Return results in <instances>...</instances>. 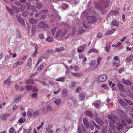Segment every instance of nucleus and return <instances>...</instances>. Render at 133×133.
Returning <instances> with one entry per match:
<instances>
[{
  "label": "nucleus",
  "mask_w": 133,
  "mask_h": 133,
  "mask_svg": "<svg viewBox=\"0 0 133 133\" xmlns=\"http://www.w3.org/2000/svg\"><path fill=\"white\" fill-rule=\"evenodd\" d=\"M109 0H101V4L98 3H95V6L96 9L101 11H103V12H105V9L108 7L109 2Z\"/></svg>",
  "instance_id": "obj_1"
},
{
  "label": "nucleus",
  "mask_w": 133,
  "mask_h": 133,
  "mask_svg": "<svg viewBox=\"0 0 133 133\" xmlns=\"http://www.w3.org/2000/svg\"><path fill=\"white\" fill-rule=\"evenodd\" d=\"M87 19L88 23H95L97 22V18L95 16L88 17H87Z\"/></svg>",
  "instance_id": "obj_2"
},
{
  "label": "nucleus",
  "mask_w": 133,
  "mask_h": 133,
  "mask_svg": "<svg viewBox=\"0 0 133 133\" xmlns=\"http://www.w3.org/2000/svg\"><path fill=\"white\" fill-rule=\"evenodd\" d=\"M66 34V32L64 30H58L56 35V37L57 38L58 37H60L62 38Z\"/></svg>",
  "instance_id": "obj_3"
},
{
  "label": "nucleus",
  "mask_w": 133,
  "mask_h": 133,
  "mask_svg": "<svg viewBox=\"0 0 133 133\" xmlns=\"http://www.w3.org/2000/svg\"><path fill=\"white\" fill-rule=\"evenodd\" d=\"M107 75H102L98 77V81L99 82H103L107 80Z\"/></svg>",
  "instance_id": "obj_4"
},
{
  "label": "nucleus",
  "mask_w": 133,
  "mask_h": 133,
  "mask_svg": "<svg viewBox=\"0 0 133 133\" xmlns=\"http://www.w3.org/2000/svg\"><path fill=\"white\" fill-rule=\"evenodd\" d=\"M48 27V25L43 21H41L38 24V27L41 29L46 28Z\"/></svg>",
  "instance_id": "obj_5"
},
{
  "label": "nucleus",
  "mask_w": 133,
  "mask_h": 133,
  "mask_svg": "<svg viewBox=\"0 0 133 133\" xmlns=\"http://www.w3.org/2000/svg\"><path fill=\"white\" fill-rule=\"evenodd\" d=\"M16 36L15 38L20 39L21 38V36L18 30H17L12 34V36Z\"/></svg>",
  "instance_id": "obj_6"
},
{
  "label": "nucleus",
  "mask_w": 133,
  "mask_h": 133,
  "mask_svg": "<svg viewBox=\"0 0 133 133\" xmlns=\"http://www.w3.org/2000/svg\"><path fill=\"white\" fill-rule=\"evenodd\" d=\"M116 85L119 90L120 91L122 92H123L124 91L125 89L124 87L120 83H118Z\"/></svg>",
  "instance_id": "obj_7"
},
{
  "label": "nucleus",
  "mask_w": 133,
  "mask_h": 133,
  "mask_svg": "<svg viewBox=\"0 0 133 133\" xmlns=\"http://www.w3.org/2000/svg\"><path fill=\"white\" fill-rule=\"evenodd\" d=\"M121 81L122 82L126 85H131L132 84L131 81L128 79H123Z\"/></svg>",
  "instance_id": "obj_8"
},
{
  "label": "nucleus",
  "mask_w": 133,
  "mask_h": 133,
  "mask_svg": "<svg viewBox=\"0 0 133 133\" xmlns=\"http://www.w3.org/2000/svg\"><path fill=\"white\" fill-rule=\"evenodd\" d=\"M118 14V11L117 10H112L110 11L108 14V16L110 17V16H112L113 17L114 16H116Z\"/></svg>",
  "instance_id": "obj_9"
},
{
  "label": "nucleus",
  "mask_w": 133,
  "mask_h": 133,
  "mask_svg": "<svg viewBox=\"0 0 133 133\" xmlns=\"http://www.w3.org/2000/svg\"><path fill=\"white\" fill-rule=\"evenodd\" d=\"M107 117L110 119V121H112L114 123H116L115 119H116L117 118L116 116H113V117H112L111 115H108Z\"/></svg>",
  "instance_id": "obj_10"
},
{
  "label": "nucleus",
  "mask_w": 133,
  "mask_h": 133,
  "mask_svg": "<svg viewBox=\"0 0 133 133\" xmlns=\"http://www.w3.org/2000/svg\"><path fill=\"white\" fill-rule=\"evenodd\" d=\"M83 122L86 128L89 127V124L88 120L87 118H84L83 119Z\"/></svg>",
  "instance_id": "obj_11"
},
{
  "label": "nucleus",
  "mask_w": 133,
  "mask_h": 133,
  "mask_svg": "<svg viewBox=\"0 0 133 133\" xmlns=\"http://www.w3.org/2000/svg\"><path fill=\"white\" fill-rule=\"evenodd\" d=\"M119 23L116 20H114L112 21L111 23V26H118Z\"/></svg>",
  "instance_id": "obj_12"
},
{
  "label": "nucleus",
  "mask_w": 133,
  "mask_h": 133,
  "mask_svg": "<svg viewBox=\"0 0 133 133\" xmlns=\"http://www.w3.org/2000/svg\"><path fill=\"white\" fill-rule=\"evenodd\" d=\"M23 63V62L22 60L20 61L15 63L14 65V68H16L19 65L22 64Z\"/></svg>",
  "instance_id": "obj_13"
},
{
  "label": "nucleus",
  "mask_w": 133,
  "mask_h": 133,
  "mask_svg": "<svg viewBox=\"0 0 133 133\" xmlns=\"http://www.w3.org/2000/svg\"><path fill=\"white\" fill-rule=\"evenodd\" d=\"M9 114H6L3 115L1 117V118L3 120H5L7 119L8 117L10 116Z\"/></svg>",
  "instance_id": "obj_14"
},
{
  "label": "nucleus",
  "mask_w": 133,
  "mask_h": 133,
  "mask_svg": "<svg viewBox=\"0 0 133 133\" xmlns=\"http://www.w3.org/2000/svg\"><path fill=\"white\" fill-rule=\"evenodd\" d=\"M61 102V99L58 98V99H55L54 101V102L58 105H59L60 104Z\"/></svg>",
  "instance_id": "obj_15"
},
{
  "label": "nucleus",
  "mask_w": 133,
  "mask_h": 133,
  "mask_svg": "<svg viewBox=\"0 0 133 133\" xmlns=\"http://www.w3.org/2000/svg\"><path fill=\"white\" fill-rule=\"evenodd\" d=\"M86 115L91 118L93 116V114L90 111H87L85 112Z\"/></svg>",
  "instance_id": "obj_16"
},
{
  "label": "nucleus",
  "mask_w": 133,
  "mask_h": 133,
  "mask_svg": "<svg viewBox=\"0 0 133 133\" xmlns=\"http://www.w3.org/2000/svg\"><path fill=\"white\" fill-rule=\"evenodd\" d=\"M96 63V61L95 60H94L92 61L91 63L90 66L91 68H96L94 65H95Z\"/></svg>",
  "instance_id": "obj_17"
},
{
  "label": "nucleus",
  "mask_w": 133,
  "mask_h": 133,
  "mask_svg": "<svg viewBox=\"0 0 133 133\" xmlns=\"http://www.w3.org/2000/svg\"><path fill=\"white\" fill-rule=\"evenodd\" d=\"M29 22L31 24H34L37 23V21L36 19L31 18Z\"/></svg>",
  "instance_id": "obj_18"
},
{
  "label": "nucleus",
  "mask_w": 133,
  "mask_h": 133,
  "mask_svg": "<svg viewBox=\"0 0 133 133\" xmlns=\"http://www.w3.org/2000/svg\"><path fill=\"white\" fill-rule=\"evenodd\" d=\"M32 59L31 57H29L28 59L27 62L28 63V66L29 67H31L32 65Z\"/></svg>",
  "instance_id": "obj_19"
},
{
  "label": "nucleus",
  "mask_w": 133,
  "mask_h": 133,
  "mask_svg": "<svg viewBox=\"0 0 133 133\" xmlns=\"http://www.w3.org/2000/svg\"><path fill=\"white\" fill-rule=\"evenodd\" d=\"M65 79V77H60L59 78H58L55 79V80L59 82H63L64 81Z\"/></svg>",
  "instance_id": "obj_20"
},
{
  "label": "nucleus",
  "mask_w": 133,
  "mask_h": 133,
  "mask_svg": "<svg viewBox=\"0 0 133 133\" xmlns=\"http://www.w3.org/2000/svg\"><path fill=\"white\" fill-rule=\"evenodd\" d=\"M96 122L99 125H102L103 123L102 120L98 118H97L96 119Z\"/></svg>",
  "instance_id": "obj_21"
},
{
  "label": "nucleus",
  "mask_w": 133,
  "mask_h": 133,
  "mask_svg": "<svg viewBox=\"0 0 133 133\" xmlns=\"http://www.w3.org/2000/svg\"><path fill=\"white\" fill-rule=\"evenodd\" d=\"M34 81L32 79H28L27 81L26 84H32L34 83Z\"/></svg>",
  "instance_id": "obj_22"
},
{
  "label": "nucleus",
  "mask_w": 133,
  "mask_h": 133,
  "mask_svg": "<svg viewBox=\"0 0 133 133\" xmlns=\"http://www.w3.org/2000/svg\"><path fill=\"white\" fill-rule=\"evenodd\" d=\"M109 125L110 126L112 130H114L115 128H114V124L113 123V122L111 121H109Z\"/></svg>",
  "instance_id": "obj_23"
},
{
  "label": "nucleus",
  "mask_w": 133,
  "mask_h": 133,
  "mask_svg": "<svg viewBox=\"0 0 133 133\" xmlns=\"http://www.w3.org/2000/svg\"><path fill=\"white\" fill-rule=\"evenodd\" d=\"M79 98L81 101H83L84 99L85 96L83 93H81L79 95Z\"/></svg>",
  "instance_id": "obj_24"
},
{
  "label": "nucleus",
  "mask_w": 133,
  "mask_h": 133,
  "mask_svg": "<svg viewBox=\"0 0 133 133\" xmlns=\"http://www.w3.org/2000/svg\"><path fill=\"white\" fill-rule=\"evenodd\" d=\"M11 83V82H10V79L9 78H8L3 83L6 84H7V85L9 86Z\"/></svg>",
  "instance_id": "obj_25"
},
{
  "label": "nucleus",
  "mask_w": 133,
  "mask_h": 133,
  "mask_svg": "<svg viewBox=\"0 0 133 133\" xmlns=\"http://www.w3.org/2000/svg\"><path fill=\"white\" fill-rule=\"evenodd\" d=\"M71 75L72 76H74L76 77H79L82 75V74L81 73L71 72Z\"/></svg>",
  "instance_id": "obj_26"
},
{
  "label": "nucleus",
  "mask_w": 133,
  "mask_h": 133,
  "mask_svg": "<svg viewBox=\"0 0 133 133\" xmlns=\"http://www.w3.org/2000/svg\"><path fill=\"white\" fill-rule=\"evenodd\" d=\"M39 114V111H36L32 115L34 117L36 118L38 116Z\"/></svg>",
  "instance_id": "obj_27"
},
{
  "label": "nucleus",
  "mask_w": 133,
  "mask_h": 133,
  "mask_svg": "<svg viewBox=\"0 0 133 133\" xmlns=\"http://www.w3.org/2000/svg\"><path fill=\"white\" fill-rule=\"evenodd\" d=\"M117 128L119 130L120 129H122L123 126V125L121 124H117L116 126Z\"/></svg>",
  "instance_id": "obj_28"
},
{
  "label": "nucleus",
  "mask_w": 133,
  "mask_h": 133,
  "mask_svg": "<svg viewBox=\"0 0 133 133\" xmlns=\"http://www.w3.org/2000/svg\"><path fill=\"white\" fill-rule=\"evenodd\" d=\"M110 46V45L109 44H108L106 45V46L105 48V50L106 52H109V49Z\"/></svg>",
  "instance_id": "obj_29"
},
{
  "label": "nucleus",
  "mask_w": 133,
  "mask_h": 133,
  "mask_svg": "<svg viewBox=\"0 0 133 133\" xmlns=\"http://www.w3.org/2000/svg\"><path fill=\"white\" fill-rule=\"evenodd\" d=\"M42 6V4L39 3H36V6L38 9H41Z\"/></svg>",
  "instance_id": "obj_30"
},
{
  "label": "nucleus",
  "mask_w": 133,
  "mask_h": 133,
  "mask_svg": "<svg viewBox=\"0 0 133 133\" xmlns=\"http://www.w3.org/2000/svg\"><path fill=\"white\" fill-rule=\"evenodd\" d=\"M101 58V57H99L97 59V63L96 66V68L99 65Z\"/></svg>",
  "instance_id": "obj_31"
},
{
  "label": "nucleus",
  "mask_w": 133,
  "mask_h": 133,
  "mask_svg": "<svg viewBox=\"0 0 133 133\" xmlns=\"http://www.w3.org/2000/svg\"><path fill=\"white\" fill-rule=\"evenodd\" d=\"M47 110L48 112H51L53 111V109L51 107L48 106L47 108Z\"/></svg>",
  "instance_id": "obj_32"
},
{
  "label": "nucleus",
  "mask_w": 133,
  "mask_h": 133,
  "mask_svg": "<svg viewBox=\"0 0 133 133\" xmlns=\"http://www.w3.org/2000/svg\"><path fill=\"white\" fill-rule=\"evenodd\" d=\"M118 101L119 103L122 105L123 106L126 105V103H124V102L123 100L122 99H119Z\"/></svg>",
  "instance_id": "obj_33"
},
{
  "label": "nucleus",
  "mask_w": 133,
  "mask_h": 133,
  "mask_svg": "<svg viewBox=\"0 0 133 133\" xmlns=\"http://www.w3.org/2000/svg\"><path fill=\"white\" fill-rule=\"evenodd\" d=\"M64 49V48L63 47H60L59 48L56 49L55 50V52H61L62 50Z\"/></svg>",
  "instance_id": "obj_34"
},
{
  "label": "nucleus",
  "mask_w": 133,
  "mask_h": 133,
  "mask_svg": "<svg viewBox=\"0 0 133 133\" xmlns=\"http://www.w3.org/2000/svg\"><path fill=\"white\" fill-rule=\"evenodd\" d=\"M133 58V56L130 55L129 57H127L126 58L127 61L128 62H129L132 61Z\"/></svg>",
  "instance_id": "obj_35"
},
{
  "label": "nucleus",
  "mask_w": 133,
  "mask_h": 133,
  "mask_svg": "<svg viewBox=\"0 0 133 133\" xmlns=\"http://www.w3.org/2000/svg\"><path fill=\"white\" fill-rule=\"evenodd\" d=\"M117 113L120 116H122L123 115L124 112L122 110H119L117 111Z\"/></svg>",
  "instance_id": "obj_36"
},
{
  "label": "nucleus",
  "mask_w": 133,
  "mask_h": 133,
  "mask_svg": "<svg viewBox=\"0 0 133 133\" xmlns=\"http://www.w3.org/2000/svg\"><path fill=\"white\" fill-rule=\"evenodd\" d=\"M29 12L27 11H25L23 13L22 15L24 17H25L28 14Z\"/></svg>",
  "instance_id": "obj_37"
},
{
  "label": "nucleus",
  "mask_w": 133,
  "mask_h": 133,
  "mask_svg": "<svg viewBox=\"0 0 133 133\" xmlns=\"http://www.w3.org/2000/svg\"><path fill=\"white\" fill-rule=\"evenodd\" d=\"M46 40L48 42H52L53 40V39L50 36H49L46 39Z\"/></svg>",
  "instance_id": "obj_38"
},
{
  "label": "nucleus",
  "mask_w": 133,
  "mask_h": 133,
  "mask_svg": "<svg viewBox=\"0 0 133 133\" xmlns=\"http://www.w3.org/2000/svg\"><path fill=\"white\" fill-rule=\"evenodd\" d=\"M36 30L35 27L34 26H32V29H31V32L32 33V34L33 35L35 34Z\"/></svg>",
  "instance_id": "obj_39"
},
{
  "label": "nucleus",
  "mask_w": 133,
  "mask_h": 133,
  "mask_svg": "<svg viewBox=\"0 0 133 133\" xmlns=\"http://www.w3.org/2000/svg\"><path fill=\"white\" fill-rule=\"evenodd\" d=\"M83 46H82L81 48L82 49H80L79 48H78L77 49V51L79 53H81L83 52Z\"/></svg>",
  "instance_id": "obj_40"
},
{
  "label": "nucleus",
  "mask_w": 133,
  "mask_h": 133,
  "mask_svg": "<svg viewBox=\"0 0 133 133\" xmlns=\"http://www.w3.org/2000/svg\"><path fill=\"white\" fill-rule=\"evenodd\" d=\"M62 8L63 9H65L68 7L67 5L66 4H63L61 6Z\"/></svg>",
  "instance_id": "obj_41"
},
{
  "label": "nucleus",
  "mask_w": 133,
  "mask_h": 133,
  "mask_svg": "<svg viewBox=\"0 0 133 133\" xmlns=\"http://www.w3.org/2000/svg\"><path fill=\"white\" fill-rule=\"evenodd\" d=\"M26 6L27 7V9L29 10L31 6V4L30 3L27 2L26 3Z\"/></svg>",
  "instance_id": "obj_42"
},
{
  "label": "nucleus",
  "mask_w": 133,
  "mask_h": 133,
  "mask_svg": "<svg viewBox=\"0 0 133 133\" xmlns=\"http://www.w3.org/2000/svg\"><path fill=\"white\" fill-rule=\"evenodd\" d=\"M25 6L24 5V4H22L21 5V6L20 7V9L22 11H23L25 9Z\"/></svg>",
  "instance_id": "obj_43"
},
{
  "label": "nucleus",
  "mask_w": 133,
  "mask_h": 133,
  "mask_svg": "<svg viewBox=\"0 0 133 133\" xmlns=\"http://www.w3.org/2000/svg\"><path fill=\"white\" fill-rule=\"evenodd\" d=\"M26 88L28 90H31L33 89V87L31 85H27Z\"/></svg>",
  "instance_id": "obj_44"
},
{
  "label": "nucleus",
  "mask_w": 133,
  "mask_h": 133,
  "mask_svg": "<svg viewBox=\"0 0 133 133\" xmlns=\"http://www.w3.org/2000/svg\"><path fill=\"white\" fill-rule=\"evenodd\" d=\"M56 28L55 27L54 28L51 30V31L52 33L53 36H54V34L56 32Z\"/></svg>",
  "instance_id": "obj_45"
},
{
  "label": "nucleus",
  "mask_w": 133,
  "mask_h": 133,
  "mask_svg": "<svg viewBox=\"0 0 133 133\" xmlns=\"http://www.w3.org/2000/svg\"><path fill=\"white\" fill-rule=\"evenodd\" d=\"M92 52H94L95 53H97L98 51H97V50H96L95 49H92L91 50L89 51V53H90Z\"/></svg>",
  "instance_id": "obj_46"
},
{
  "label": "nucleus",
  "mask_w": 133,
  "mask_h": 133,
  "mask_svg": "<svg viewBox=\"0 0 133 133\" xmlns=\"http://www.w3.org/2000/svg\"><path fill=\"white\" fill-rule=\"evenodd\" d=\"M62 94L63 95H66L67 94V90L65 88H64L62 90Z\"/></svg>",
  "instance_id": "obj_47"
},
{
  "label": "nucleus",
  "mask_w": 133,
  "mask_h": 133,
  "mask_svg": "<svg viewBox=\"0 0 133 133\" xmlns=\"http://www.w3.org/2000/svg\"><path fill=\"white\" fill-rule=\"evenodd\" d=\"M101 87L103 88L105 90L108 89V87L105 84H102L101 85Z\"/></svg>",
  "instance_id": "obj_48"
},
{
  "label": "nucleus",
  "mask_w": 133,
  "mask_h": 133,
  "mask_svg": "<svg viewBox=\"0 0 133 133\" xmlns=\"http://www.w3.org/2000/svg\"><path fill=\"white\" fill-rule=\"evenodd\" d=\"M48 12L47 10H42L40 11V13L42 14L46 13Z\"/></svg>",
  "instance_id": "obj_49"
},
{
  "label": "nucleus",
  "mask_w": 133,
  "mask_h": 133,
  "mask_svg": "<svg viewBox=\"0 0 133 133\" xmlns=\"http://www.w3.org/2000/svg\"><path fill=\"white\" fill-rule=\"evenodd\" d=\"M42 61V57H40L38 60V62L37 63V64L36 65H37L38 64L40 63Z\"/></svg>",
  "instance_id": "obj_50"
},
{
  "label": "nucleus",
  "mask_w": 133,
  "mask_h": 133,
  "mask_svg": "<svg viewBox=\"0 0 133 133\" xmlns=\"http://www.w3.org/2000/svg\"><path fill=\"white\" fill-rule=\"evenodd\" d=\"M9 12H10V13L12 15H13L15 14V12L12 9H11L9 10Z\"/></svg>",
  "instance_id": "obj_51"
},
{
  "label": "nucleus",
  "mask_w": 133,
  "mask_h": 133,
  "mask_svg": "<svg viewBox=\"0 0 133 133\" xmlns=\"http://www.w3.org/2000/svg\"><path fill=\"white\" fill-rule=\"evenodd\" d=\"M126 102L130 105H133V103L130 100H127L126 101Z\"/></svg>",
  "instance_id": "obj_52"
},
{
  "label": "nucleus",
  "mask_w": 133,
  "mask_h": 133,
  "mask_svg": "<svg viewBox=\"0 0 133 133\" xmlns=\"http://www.w3.org/2000/svg\"><path fill=\"white\" fill-rule=\"evenodd\" d=\"M72 2L75 4H78L79 2V0H72Z\"/></svg>",
  "instance_id": "obj_53"
},
{
  "label": "nucleus",
  "mask_w": 133,
  "mask_h": 133,
  "mask_svg": "<svg viewBox=\"0 0 133 133\" xmlns=\"http://www.w3.org/2000/svg\"><path fill=\"white\" fill-rule=\"evenodd\" d=\"M14 129L12 127L10 128L9 130V132L10 133H12L14 131Z\"/></svg>",
  "instance_id": "obj_54"
},
{
  "label": "nucleus",
  "mask_w": 133,
  "mask_h": 133,
  "mask_svg": "<svg viewBox=\"0 0 133 133\" xmlns=\"http://www.w3.org/2000/svg\"><path fill=\"white\" fill-rule=\"evenodd\" d=\"M54 51V50L52 49L48 50L46 51L47 52L50 54H52L53 53Z\"/></svg>",
  "instance_id": "obj_55"
},
{
  "label": "nucleus",
  "mask_w": 133,
  "mask_h": 133,
  "mask_svg": "<svg viewBox=\"0 0 133 133\" xmlns=\"http://www.w3.org/2000/svg\"><path fill=\"white\" fill-rule=\"evenodd\" d=\"M39 37L41 39H43L44 38V34H40L39 35Z\"/></svg>",
  "instance_id": "obj_56"
},
{
  "label": "nucleus",
  "mask_w": 133,
  "mask_h": 133,
  "mask_svg": "<svg viewBox=\"0 0 133 133\" xmlns=\"http://www.w3.org/2000/svg\"><path fill=\"white\" fill-rule=\"evenodd\" d=\"M27 115L29 117H31L32 115V113L30 111H28L27 113Z\"/></svg>",
  "instance_id": "obj_57"
},
{
  "label": "nucleus",
  "mask_w": 133,
  "mask_h": 133,
  "mask_svg": "<svg viewBox=\"0 0 133 133\" xmlns=\"http://www.w3.org/2000/svg\"><path fill=\"white\" fill-rule=\"evenodd\" d=\"M18 22L21 25H24V20L23 19H22L21 20H19V21Z\"/></svg>",
  "instance_id": "obj_58"
},
{
  "label": "nucleus",
  "mask_w": 133,
  "mask_h": 133,
  "mask_svg": "<svg viewBox=\"0 0 133 133\" xmlns=\"http://www.w3.org/2000/svg\"><path fill=\"white\" fill-rule=\"evenodd\" d=\"M94 105L95 106L96 108H99L100 106V105L99 104L96 103H94Z\"/></svg>",
  "instance_id": "obj_59"
},
{
  "label": "nucleus",
  "mask_w": 133,
  "mask_h": 133,
  "mask_svg": "<svg viewBox=\"0 0 133 133\" xmlns=\"http://www.w3.org/2000/svg\"><path fill=\"white\" fill-rule=\"evenodd\" d=\"M61 89L59 88L56 91H55L54 92V94H58L60 91L61 90Z\"/></svg>",
  "instance_id": "obj_60"
},
{
  "label": "nucleus",
  "mask_w": 133,
  "mask_h": 133,
  "mask_svg": "<svg viewBox=\"0 0 133 133\" xmlns=\"http://www.w3.org/2000/svg\"><path fill=\"white\" fill-rule=\"evenodd\" d=\"M18 122L19 123H24L25 121H24L23 119L22 118H21L19 119Z\"/></svg>",
  "instance_id": "obj_61"
},
{
  "label": "nucleus",
  "mask_w": 133,
  "mask_h": 133,
  "mask_svg": "<svg viewBox=\"0 0 133 133\" xmlns=\"http://www.w3.org/2000/svg\"><path fill=\"white\" fill-rule=\"evenodd\" d=\"M44 67V65H41L38 68V70L39 71L42 69Z\"/></svg>",
  "instance_id": "obj_62"
},
{
  "label": "nucleus",
  "mask_w": 133,
  "mask_h": 133,
  "mask_svg": "<svg viewBox=\"0 0 133 133\" xmlns=\"http://www.w3.org/2000/svg\"><path fill=\"white\" fill-rule=\"evenodd\" d=\"M21 98L20 96L16 97L15 99V101H19Z\"/></svg>",
  "instance_id": "obj_63"
},
{
  "label": "nucleus",
  "mask_w": 133,
  "mask_h": 133,
  "mask_svg": "<svg viewBox=\"0 0 133 133\" xmlns=\"http://www.w3.org/2000/svg\"><path fill=\"white\" fill-rule=\"evenodd\" d=\"M46 131L48 132V133H53L54 132V131L52 129H46Z\"/></svg>",
  "instance_id": "obj_64"
}]
</instances>
